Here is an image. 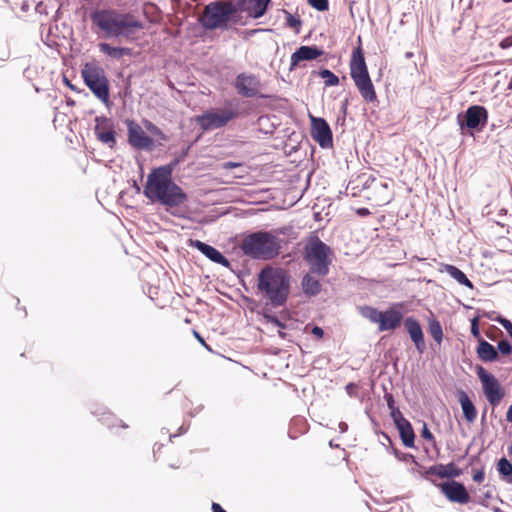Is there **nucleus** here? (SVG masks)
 Here are the masks:
<instances>
[{"label":"nucleus","instance_id":"obj_2","mask_svg":"<svg viewBox=\"0 0 512 512\" xmlns=\"http://www.w3.org/2000/svg\"><path fill=\"white\" fill-rule=\"evenodd\" d=\"M90 18L106 39L133 40L135 33L144 28L143 23L133 15L115 9H97L90 14Z\"/></svg>","mask_w":512,"mask_h":512},{"label":"nucleus","instance_id":"obj_36","mask_svg":"<svg viewBox=\"0 0 512 512\" xmlns=\"http://www.w3.org/2000/svg\"><path fill=\"white\" fill-rule=\"evenodd\" d=\"M144 125H145V128L154 136L158 137L160 140L162 141H167L168 140V137L167 135H165L163 133V131L158 127L156 126L155 124H153L152 122L150 121H145L144 122Z\"/></svg>","mask_w":512,"mask_h":512},{"label":"nucleus","instance_id":"obj_52","mask_svg":"<svg viewBox=\"0 0 512 512\" xmlns=\"http://www.w3.org/2000/svg\"><path fill=\"white\" fill-rule=\"evenodd\" d=\"M495 314H496V312H494V311H492V312H484V313L482 314V316L487 317V318H489L490 320L495 321V318H496V316H494Z\"/></svg>","mask_w":512,"mask_h":512},{"label":"nucleus","instance_id":"obj_11","mask_svg":"<svg viewBox=\"0 0 512 512\" xmlns=\"http://www.w3.org/2000/svg\"><path fill=\"white\" fill-rule=\"evenodd\" d=\"M261 87L262 84L259 77L252 73H240L234 81V88L238 95L245 98L259 96Z\"/></svg>","mask_w":512,"mask_h":512},{"label":"nucleus","instance_id":"obj_49","mask_svg":"<svg viewBox=\"0 0 512 512\" xmlns=\"http://www.w3.org/2000/svg\"><path fill=\"white\" fill-rule=\"evenodd\" d=\"M312 334H313V335H315L316 337L321 338V337H323V335H324V331H323V329H322L321 327H319V326H314V327L312 328Z\"/></svg>","mask_w":512,"mask_h":512},{"label":"nucleus","instance_id":"obj_27","mask_svg":"<svg viewBox=\"0 0 512 512\" xmlns=\"http://www.w3.org/2000/svg\"><path fill=\"white\" fill-rule=\"evenodd\" d=\"M476 353L478 358L483 362H495L499 358L497 349L486 340L478 342Z\"/></svg>","mask_w":512,"mask_h":512},{"label":"nucleus","instance_id":"obj_45","mask_svg":"<svg viewBox=\"0 0 512 512\" xmlns=\"http://www.w3.org/2000/svg\"><path fill=\"white\" fill-rule=\"evenodd\" d=\"M473 480L477 483H482L484 478H485V472H484V469H480V470H477L474 474H473Z\"/></svg>","mask_w":512,"mask_h":512},{"label":"nucleus","instance_id":"obj_55","mask_svg":"<svg viewBox=\"0 0 512 512\" xmlns=\"http://www.w3.org/2000/svg\"><path fill=\"white\" fill-rule=\"evenodd\" d=\"M357 213L360 215V216H365V215H368L370 212L367 208H359L357 210Z\"/></svg>","mask_w":512,"mask_h":512},{"label":"nucleus","instance_id":"obj_53","mask_svg":"<svg viewBox=\"0 0 512 512\" xmlns=\"http://www.w3.org/2000/svg\"><path fill=\"white\" fill-rule=\"evenodd\" d=\"M193 333H194L195 337L197 338V340H198L202 345H204L205 347H207V345H206V343H205L204 339L201 337V335H200L197 331H195V330H194V332H193Z\"/></svg>","mask_w":512,"mask_h":512},{"label":"nucleus","instance_id":"obj_18","mask_svg":"<svg viewBox=\"0 0 512 512\" xmlns=\"http://www.w3.org/2000/svg\"><path fill=\"white\" fill-rule=\"evenodd\" d=\"M405 328L410 336L411 341L414 343L416 350L422 354L426 350V343L422 327L417 319L409 316L404 321Z\"/></svg>","mask_w":512,"mask_h":512},{"label":"nucleus","instance_id":"obj_50","mask_svg":"<svg viewBox=\"0 0 512 512\" xmlns=\"http://www.w3.org/2000/svg\"><path fill=\"white\" fill-rule=\"evenodd\" d=\"M212 512H226L222 506L218 503L213 502L212 503Z\"/></svg>","mask_w":512,"mask_h":512},{"label":"nucleus","instance_id":"obj_41","mask_svg":"<svg viewBox=\"0 0 512 512\" xmlns=\"http://www.w3.org/2000/svg\"><path fill=\"white\" fill-rule=\"evenodd\" d=\"M495 321L501 324L512 338V322L500 314L496 315Z\"/></svg>","mask_w":512,"mask_h":512},{"label":"nucleus","instance_id":"obj_13","mask_svg":"<svg viewBox=\"0 0 512 512\" xmlns=\"http://www.w3.org/2000/svg\"><path fill=\"white\" fill-rule=\"evenodd\" d=\"M445 497L453 503L467 504L471 497L463 483L450 480L437 485Z\"/></svg>","mask_w":512,"mask_h":512},{"label":"nucleus","instance_id":"obj_17","mask_svg":"<svg viewBox=\"0 0 512 512\" xmlns=\"http://www.w3.org/2000/svg\"><path fill=\"white\" fill-rule=\"evenodd\" d=\"M323 53H324V51L315 45L300 46L291 55V63H290L289 70L293 71L300 64V62L311 61V60L317 59L318 57L323 55Z\"/></svg>","mask_w":512,"mask_h":512},{"label":"nucleus","instance_id":"obj_56","mask_svg":"<svg viewBox=\"0 0 512 512\" xmlns=\"http://www.w3.org/2000/svg\"><path fill=\"white\" fill-rule=\"evenodd\" d=\"M186 430H187V428H184L183 426H181V427H180V429H179V433H178V434H171V435H170V439H171L172 437H176V436H178V435H181V434L185 433V432H186Z\"/></svg>","mask_w":512,"mask_h":512},{"label":"nucleus","instance_id":"obj_38","mask_svg":"<svg viewBox=\"0 0 512 512\" xmlns=\"http://www.w3.org/2000/svg\"><path fill=\"white\" fill-rule=\"evenodd\" d=\"M498 354L510 355L512 353V344L507 339H502L497 344Z\"/></svg>","mask_w":512,"mask_h":512},{"label":"nucleus","instance_id":"obj_39","mask_svg":"<svg viewBox=\"0 0 512 512\" xmlns=\"http://www.w3.org/2000/svg\"><path fill=\"white\" fill-rule=\"evenodd\" d=\"M471 335L479 341L484 340L481 336L479 329V317H474L471 319Z\"/></svg>","mask_w":512,"mask_h":512},{"label":"nucleus","instance_id":"obj_31","mask_svg":"<svg viewBox=\"0 0 512 512\" xmlns=\"http://www.w3.org/2000/svg\"><path fill=\"white\" fill-rule=\"evenodd\" d=\"M384 400L386 401L387 407L390 410V416L392 417L393 421L403 416L395 404V399L392 393L386 392L384 394Z\"/></svg>","mask_w":512,"mask_h":512},{"label":"nucleus","instance_id":"obj_6","mask_svg":"<svg viewBox=\"0 0 512 512\" xmlns=\"http://www.w3.org/2000/svg\"><path fill=\"white\" fill-rule=\"evenodd\" d=\"M332 249L318 236L311 237L303 248V259L311 273L325 277L332 264Z\"/></svg>","mask_w":512,"mask_h":512},{"label":"nucleus","instance_id":"obj_35","mask_svg":"<svg viewBox=\"0 0 512 512\" xmlns=\"http://www.w3.org/2000/svg\"><path fill=\"white\" fill-rule=\"evenodd\" d=\"M284 14L286 16V25L290 28L295 29V31L298 33L302 25L301 19L298 16L292 15L287 10H284Z\"/></svg>","mask_w":512,"mask_h":512},{"label":"nucleus","instance_id":"obj_44","mask_svg":"<svg viewBox=\"0 0 512 512\" xmlns=\"http://www.w3.org/2000/svg\"><path fill=\"white\" fill-rule=\"evenodd\" d=\"M395 456L401 460V461H405V462H408V461H415V457L412 455V454H402V453H399L398 451H395Z\"/></svg>","mask_w":512,"mask_h":512},{"label":"nucleus","instance_id":"obj_63","mask_svg":"<svg viewBox=\"0 0 512 512\" xmlns=\"http://www.w3.org/2000/svg\"><path fill=\"white\" fill-rule=\"evenodd\" d=\"M503 2L510 3V2H512V0H503Z\"/></svg>","mask_w":512,"mask_h":512},{"label":"nucleus","instance_id":"obj_40","mask_svg":"<svg viewBox=\"0 0 512 512\" xmlns=\"http://www.w3.org/2000/svg\"><path fill=\"white\" fill-rule=\"evenodd\" d=\"M308 3L318 11H326L329 8L328 0H308Z\"/></svg>","mask_w":512,"mask_h":512},{"label":"nucleus","instance_id":"obj_61","mask_svg":"<svg viewBox=\"0 0 512 512\" xmlns=\"http://www.w3.org/2000/svg\"><path fill=\"white\" fill-rule=\"evenodd\" d=\"M329 445H330V447H338V445H335V443H333V441H330Z\"/></svg>","mask_w":512,"mask_h":512},{"label":"nucleus","instance_id":"obj_33","mask_svg":"<svg viewBox=\"0 0 512 512\" xmlns=\"http://www.w3.org/2000/svg\"><path fill=\"white\" fill-rule=\"evenodd\" d=\"M497 470L504 478H512V464L507 458L502 457L499 459L497 463Z\"/></svg>","mask_w":512,"mask_h":512},{"label":"nucleus","instance_id":"obj_21","mask_svg":"<svg viewBox=\"0 0 512 512\" xmlns=\"http://www.w3.org/2000/svg\"><path fill=\"white\" fill-rule=\"evenodd\" d=\"M394 424L399 431L403 444L408 448L415 447V433L411 423L404 417L395 419Z\"/></svg>","mask_w":512,"mask_h":512},{"label":"nucleus","instance_id":"obj_3","mask_svg":"<svg viewBox=\"0 0 512 512\" xmlns=\"http://www.w3.org/2000/svg\"><path fill=\"white\" fill-rule=\"evenodd\" d=\"M257 289L273 308L285 306L290 294V276L282 268L264 267L258 273Z\"/></svg>","mask_w":512,"mask_h":512},{"label":"nucleus","instance_id":"obj_25","mask_svg":"<svg viewBox=\"0 0 512 512\" xmlns=\"http://www.w3.org/2000/svg\"><path fill=\"white\" fill-rule=\"evenodd\" d=\"M314 273L310 271L306 273L301 280V288L305 296L313 297L321 292L322 285L318 279L315 278Z\"/></svg>","mask_w":512,"mask_h":512},{"label":"nucleus","instance_id":"obj_64","mask_svg":"<svg viewBox=\"0 0 512 512\" xmlns=\"http://www.w3.org/2000/svg\"><path fill=\"white\" fill-rule=\"evenodd\" d=\"M509 483H512V477L507 480Z\"/></svg>","mask_w":512,"mask_h":512},{"label":"nucleus","instance_id":"obj_43","mask_svg":"<svg viewBox=\"0 0 512 512\" xmlns=\"http://www.w3.org/2000/svg\"><path fill=\"white\" fill-rule=\"evenodd\" d=\"M421 436H422V438H424L427 441L434 440V436L431 433V431L429 430V428H428L426 423L423 424V427H422V430H421Z\"/></svg>","mask_w":512,"mask_h":512},{"label":"nucleus","instance_id":"obj_10","mask_svg":"<svg viewBox=\"0 0 512 512\" xmlns=\"http://www.w3.org/2000/svg\"><path fill=\"white\" fill-rule=\"evenodd\" d=\"M476 373L481 381L483 393L493 407L498 406L505 396V391L497 378L487 372L482 366L476 367Z\"/></svg>","mask_w":512,"mask_h":512},{"label":"nucleus","instance_id":"obj_12","mask_svg":"<svg viewBox=\"0 0 512 512\" xmlns=\"http://www.w3.org/2000/svg\"><path fill=\"white\" fill-rule=\"evenodd\" d=\"M311 136L323 149L333 146L332 130L324 118L311 116Z\"/></svg>","mask_w":512,"mask_h":512},{"label":"nucleus","instance_id":"obj_48","mask_svg":"<svg viewBox=\"0 0 512 512\" xmlns=\"http://www.w3.org/2000/svg\"><path fill=\"white\" fill-rule=\"evenodd\" d=\"M241 164L240 163H237V162H232V161H227V162H224L222 164V167L224 169H227V170H230V169H233V168H236L238 166H240Z\"/></svg>","mask_w":512,"mask_h":512},{"label":"nucleus","instance_id":"obj_1","mask_svg":"<svg viewBox=\"0 0 512 512\" xmlns=\"http://www.w3.org/2000/svg\"><path fill=\"white\" fill-rule=\"evenodd\" d=\"M144 195L151 201H158L166 211L178 218H187V211L180 206L187 201V194L171 179L168 166L155 168L147 177Z\"/></svg>","mask_w":512,"mask_h":512},{"label":"nucleus","instance_id":"obj_28","mask_svg":"<svg viewBox=\"0 0 512 512\" xmlns=\"http://www.w3.org/2000/svg\"><path fill=\"white\" fill-rule=\"evenodd\" d=\"M440 272L448 273L453 279H455L459 284L473 289V283L468 279L466 274L460 270L458 267L451 264H443Z\"/></svg>","mask_w":512,"mask_h":512},{"label":"nucleus","instance_id":"obj_20","mask_svg":"<svg viewBox=\"0 0 512 512\" xmlns=\"http://www.w3.org/2000/svg\"><path fill=\"white\" fill-rule=\"evenodd\" d=\"M350 75L352 79L369 76L364 54L361 47L354 48L350 60Z\"/></svg>","mask_w":512,"mask_h":512},{"label":"nucleus","instance_id":"obj_7","mask_svg":"<svg viewBox=\"0 0 512 512\" xmlns=\"http://www.w3.org/2000/svg\"><path fill=\"white\" fill-rule=\"evenodd\" d=\"M82 77L87 87L104 104L109 103V82L103 68L86 63L82 69Z\"/></svg>","mask_w":512,"mask_h":512},{"label":"nucleus","instance_id":"obj_47","mask_svg":"<svg viewBox=\"0 0 512 512\" xmlns=\"http://www.w3.org/2000/svg\"><path fill=\"white\" fill-rule=\"evenodd\" d=\"M496 331V332H499V333H502V331L497 328L496 326L494 325H491L488 330L485 332L486 336L491 339V340H494V335H493V332Z\"/></svg>","mask_w":512,"mask_h":512},{"label":"nucleus","instance_id":"obj_34","mask_svg":"<svg viewBox=\"0 0 512 512\" xmlns=\"http://www.w3.org/2000/svg\"><path fill=\"white\" fill-rule=\"evenodd\" d=\"M319 76L324 80L325 86H336L339 84V78L329 69L319 71Z\"/></svg>","mask_w":512,"mask_h":512},{"label":"nucleus","instance_id":"obj_29","mask_svg":"<svg viewBox=\"0 0 512 512\" xmlns=\"http://www.w3.org/2000/svg\"><path fill=\"white\" fill-rule=\"evenodd\" d=\"M271 0H249L247 13L254 19L261 18L267 11Z\"/></svg>","mask_w":512,"mask_h":512},{"label":"nucleus","instance_id":"obj_4","mask_svg":"<svg viewBox=\"0 0 512 512\" xmlns=\"http://www.w3.org/2000/svg\"><path fill=\"white\" fill-rule=\"evenodd\" d=\"M240 249L251 259L272 260L280 253L281 240L272 231H255L242 239Z\"/></svg>","mask_w":512,"mask_h":512},{"label":"nucleus","instance_id":"obj_59","mask_svg":"<svg viewBox=\"0 0 512 512\" xmlns=\"http://www.w3.org/2000/svg\"><path fill=\"white\" fill-rule=\"evenodd\" d=\"M64 81H65L66 85H68L70 88L73 89V86L70 84V82L68 81L67 78H64Z\"/></svg>","mask_w":512,"mask_h":512},{"label":"nucleus","instance_id":"obj_24","mask_svg":"<svg viewBox=\"0 0 512 512\" xmlns=\"http://www.w3.org/2000/svg\"><path fill=\"white\" fill-rule=\"evenodd\" d=\"M428 474L436 475L440 478H456L459 477L463 472L462 469L456 467L453 463L447 465L436 464L427 470Z\"/></svg>","mask_w":512,"mask_h":512},{"label":"nucleus","instance_id":"obj_15","mask_svg":"<svg viewBox=\"0 0 512 512\" xmlns=\"http://www.w3.org/2000/svg\"><path fill=\"white\" fill-rule=\"evenodd\" d=\"M128 143L135 149L150 150L153 145V139L146 135L141 126L133 120H127Z\"/></svg>","mask_w":512,"mask_h":512},{"label":"nucleus","instance_id":"obj_60","mask_svg":"<svg viewBox=\"0 0 512 512\" xmlns=\"http://www.w3.org/2000/svg\"><path fill=\"white\" fill-rule=\"evenodd\" d=\"M352 386H353V384H352V383H349V384L346 386V389H347V390H351Z\"/></svg>","mask_w":512,"mask_h":512},{"label":"nucleus","instance_id":"obj_16","mask_svg":"<svg viewBox=\"0 0 512 512\" xmlns=\"http://www.w3.org/2000/svg\"><path fill=\"white\" fill-rule=\"evenodd\" d=\"M402 320V311L397 307H391L381 312L378 323V330L380 332L395 330L400 327Z\"/></svg>","mask_w":512,"mask_h":512},{"label":"nucleus","instance_id":"obj_37","mask_svg":"<svg viewBox=\"0 0 512 512\" xmlns=\"http://www.w3.org/2000/svg\"><path fill=\"white\" fill-rule=\"evenodd\" d=\"M262 316L267 322L279 327L280 329L286 328V324L284 322H282L277 316H275L265 310L262 312Z\"/></svg>","mask_w":512,"mask_h":512},{"label":"nucleus","instance_id":"obj_19","mask_svg":"<svg viewBox=\"0 0 512 512\" xmlns=\"http://www.w3.org/2000/svg\"><path fill=\"white\" fill-rule=\"evenodd\" d=\"M191 246L198 249L210 261L220 264L223 267H229V260L215 247L200 240H191Z\"/></svg>","mask_w":512,"mask_h":512},{"label":"nucleus","instance_id":"obj_51","mask_svg":"<svg viewBox=\"0 0 512 512\" xmlns=\"http://www.w3.org/2000/svg\"><path fill=\"white\" fill-rule=\"evenodd\" d=\"M338 427H339L340 433H345L348 430V425L346 422H340Z\"/></svg>","mask_w":512,"mask_h":512},{"label":"nucleus","instance_id":"obj_8","mask_svg":"<svg viewBox=\"0 0 512 512\" xmlns=\"http://www.w3.org/2000/svg\"><path fill=\"white\" fill-rule=\"evenodd\" d=\"M488 121V111L482 105H471L464 113L457 115V123L462 135H474L482 131Z\"/></svg>","mask_w":512,"mask_h":512},{"label":"nucleus","instance_id":"obj_30","mask_svg":"<svg viewBox=\"0 0 512 512\" xmlns=\"http://www.w3.org/2000/svg\"><path fill=\"white\" fill-rule=\"evenodd\" d=\"M428 330L432 338L440 344L443 340V330L439 320L431 317L428 321Z\"/></svg>","mask_w":512,"mask_h":512},{"label":"nucleus","instance_id":"obj_62","mask_svg":"<svg viewBox=\"0 0 512 512\" xmlns=\"http://www.w3.org/2000/svg\"><path fill=\"white\" fill-rule=\"evenodd\" d=\"M508 88H509V89H512V77H511V80H510V82H509V84H508Z\"/></svg>","mask_w":512,"mask_h":512},{"label":"nucleus","instance_id":"obj_26","mask_svg":"<svg viewBox=\"0 0 512 512\" xmlns=\"http://www.w3.org/2000/svg\"><path fill=\"white\" fill-rule=\"evenodd\" d=\"M98 48L104 55L115 60H120L124 56L131 57L133 55V49L129 47H114L106 42L99 43Z\"/></svg>","mask_w":512,"mask_h":512},{"label":"nucleus","instance_id":"obj_54","mask_svg":"<svg viewBox=\"0 0 512 512\" xmlns=\"http://www.w3.org/2000/svg\"><path fill=\"white\" fill-rule=\"evenodd\" d=\"M506 420L508 422H512V404L510 405V407L508 408V411L506 413Z\"/></svg>","mask_w":512,"mask_h":512},{"label":"nucleus","instance_id":"obj_58","mask_svg":"<svg viewBox=\"0 0 512 512\" xmlns=\"http://www.w3.org/2000/svg\"><path fill=\"white\" fill-rule=\"evenodd\" d=\"M278 335L280 338L285 339L287 334L285 332H282L281 330L278 331Z\"/></svg>","mask_w":512,"mask_h":512},{"label":"nucleus","instance_id":"obj_42","mask_svg":"<svg viewBox=\"0 0 512 512\" xmlns=\"http://www.w3.org/2000/svg\"><path fill=\"white\" fill-rule=\"evenodd\" d=\"M248 6H249V0H237V2L234 3V8L236 9V14L239 11L247 12Z\"/></svg>","mask_w":512,"mask_h":512},{"label":"nucleus","instance_id":"obj_32","mask_svg":"<svg viewBox=\"0 0 512 512\" xmlns=\"http://www.w3.org/2000/svg\"><path fill=\"white\" fill-rule=\"evenodd\" d=\"M361 315L368 319L372 323H379V318L381 316V312L378 309L372 307V306H363L361 307Z\"/></svg>","mask_w":512,"mask_h":512},{"label":"nucleus","instance_id":"obj_14","mask_svg":"<svg viewBox=\"0 0 512 512\" xmlns=\"http://www.w3.org/2000/svg\"><path fill=\"white\" fill-rule=\"evenodd\" d=\"M94 133L96 138L103 144L113 148L116 145V132L113 121L106 116L95 117Z\"/></svg>","mask_w":512,"mask_h":512},{"label":"nucleus","instance_id":"obj_46","mask_svg":"<svg viewBox=\"0 0 512 512\" xmlns=\"http://www.w3.org/2000/svg\"><path fill=\"white\" fill-rule=\"evenodd\" d=\"M499 46L502 49H508V48L512 47V34L505 37L504 39H502Z\"/></svg>","mask_w":512,"mask_h":512},{"label":"nucleus","instance_id":"obj_57","mask_svg":"<svg viewBox=\"0 0 512 512\" xmlns=\"http://www.w3.org/2000/svg\"><path fill=\"white\" fill-rule=\"evenodd\" d=\"M201 409H202V406H199L198 408L195 409L194 412H190V416L194 417Z\"/></svg>","mask_w":512,"mask_h":512},{"label":"nucleus","instance_id":"obj_5","mask_svg":"<svg viewBox=\"0 0 512 512\" xmlns=\"http://www.w3.org/2000/svg\"><path fill=\"white\" fill-rule=\"evenodd\" d=\"M198 22L205 30H226L229 24H238L234 2L231 0L212 1L204 6Z\"/></svg>","mask_w":512,"mask_h":512},{"label":"nucleus","instance_id":"obj_23","mask_svg":"<svg viewBox=\"0 0 512 512\" xmlns=\"http://www.w3.org/2000/svg\"><path fill=\"white\" fill-rule=\"evenodd\" d=\"M457 398L466 421L469 423L474 422L477 417V410L469 395L465 391L459 390L457 392Z\"/></svg>","mask_w":512,"mask_h":512},{"label":"nucleus","instance_id":"obj_22","mask_svg":"<svg viewBox=\"0 0 512 512\" xmlns=\"http://www.w3.org/2000/svg\"><path fill=\"white\" fill-rule=\"evenodd\" d=\"M355 86L357 87L361 97L368 103L375 102L377 95L375 92L374 85L369 76L353 79Z\"/></svg>","mask_w":512,"mask_h":512},{"label":"nucleus","instance_id":"obj_9","mask_svg":"<svg viewBox=\"0 0 512 512\" xmlns=\"http://www.w3.org/2000/svg\"><path fill=\"white\" fill-rule=\"evenodd\" d=\"M238 116L237 110L221 109L216 111H206L195 118L196 123L204 131L220 129L228 124L229 121Z\"/></svg>","mask_w":512,"mask_h":512}]
</instances>
